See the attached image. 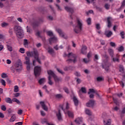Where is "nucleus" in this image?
I'll list each match as a JSON object with an SVG mask.
<instances>
[{"instance_id":"1","label":"nucleus","mask_w":125,"mask_h":125,"mask_svg":"<svg viewBox=\"0 0 125 125\" xmlns=\"http://www.w3.org/2000/svg\"><path fill=\"white\" fill-rule=\"evenodd\" d=\"M26 54L27 56H29V57H34L35 60L33 61V66H36V64H35L36 63V61H37L39 64H41V60L39 59V52H38V50H34V51L27 52Z\"/></svg>"},{"instance_id":"2","label":"nucleus","mask_w":125,"mask_h":125,"mask_svg":"<svg viewBox=\"0 0 125 125\" xmlns=\"http://www.w3.org/2000/svg\"><path fill=\"white\" fill-rule=\"evenodd\" d=\"M14 31L19 39H22V38L24 37V30H23V29L21 26L17 25H15Z\"/></svg>"},{"instance_id":"3","label":"nucleus","mask_w":125,"mask_h":125,"mask_svg":"<svg viewBox=\"0 0 125 125\" xmlns=\"http://www.w3.org/2000/svg\"><path fill=\"white\" fill-rule=\"evenodd\" d=\"M83 30V21L80 20H77V25L74 28V31L76 34L81 33Z\"/></svg>"},{"instance_id":"4","label":"nucleus","mask_w":125,"mask_h":125,"mask_svg":"<svg viewBox=\"0 0 125 125\" xmlns=\"http://www.w3.org/2000/svg\"><path fill=\"white\" fill-rule=\"evenodd\" d=\"M65 56H67L68 58H70L67 60L68 63H76L77 61V55L73 53H69L68 54H65Z\"/></svg>"},{"instance_id":"5","label":"nucleus","mask_w":125,"mask_h":125,"mask_svg":"<svg viewBox=\"0 0 125 125\" xmlns=\"http://www.w3.org/2000/svg\"><path fill=\"white\" fill-rule=\"evenodd\" d=\"M41 72H42V68L40 66H36L35 67L34 75L36 78L41 75Z\"/></svg>"},{"instance_id":"6","label":"nucleus","mask_w":125,"mask_h":125,"mask_svg":"<svg viewBox=\"0 0 125 125\" xmlns=\"http://www.w3.org/2000/svg\"><path fill=\"white\" fill-rule=\"evenodd\" d=\"M60 108H61L62 110H63L65 114H66L67 112H66V110H68V109H69V104L67 103L66 104H61L60 105Z\"/></svg>"},{"instance_id":"7","label":"nucleus","mask_w":125,"mask_h":125,"mask_svg":"<svg viewBox=\"0 0 125 125\" xmlns=\"http://www.w3.org/2000/svg\"><path fill=\"white\" fill-rule=\"evenodd\" d=\"M15 69L17 72L22 70V64L21 62H16L15 65Z\"/></svg>"},{"instance_id":"8","label":"nucleus","mask_w":125,"mask_h":125,"mask_svg":"<svg viewBox=\"0 0 125 125\" xmlns=\"http://www.w3.org/2000/svg\"><path fill=\"white\" fill-rule=\"evenodd\" d=\"M43 22V19H39L38 21H35L33 23V27H38L41 24V23H42Z\"/></svg>"},{"instance_id":"9","label":"nucleus","mask_w":125,"mask_h":125,"mask_svg":"<svg viewBox=\"0 0 125 125\" xmlns=\"http://www.w3.org/2000/svg\"><path fill=\"white\" fill-rule=\"evenodd\" d=\"M56 116L59 121H62V114H61V111L60 109H59L58 111L56 112Z\"/></svg>"},{"instance_id":"10","label":"nucleus","mask_w":125,"mask_h":125,"mask_svg":"<svg viewBox=\"0 0 125 125\" xmlns=\"http://www.w3.org/2000/svg\"><path fill=\"white\" fill-rule=\"evenodd\" d=\"M64 9L67 11V12H69L70 13H71V14H73L74 12V8L70 7L68 6H65L64 7Z\"/></svg>"},{"instance_id":"11","label":"nucleus","mask_w":125,"mask_h":125,"mask_svg":"<svg viewBox=\"0 0 125 125\" xmlns=\"http://www.w3.org/2000/svg\"><path fill=\"white\" fill-rule=\"evenodd\" d=\"M81 92H82V93H84V94L86 93V89L85 88V87H81V89L79 91V94L80 97H82V93Z\"/></svg>"},{"instance_id":"12","label":"nucleus","mask_w":125,"mask_h":125,"mask_svg":"<svg viewBox=\"0 0 125 125\" xmlns=\"http://www.w3.org/2000/svg\"><path fill=\"white\" fill-rule=\"evenodd\" d=\"M49 43H52L53 42H57V38L55 36H53L52 38L49 39Z\"/></svg>"},{"instance_id":"13","label":"nucleus","mask_w":125,"mask_h":125,"mask_svg":"<svg viewBox=\"0 0 125 125\" xmlns=\"http://www.w3.org/2000/svg\"><path fill=\"white\" fill-rule=\"evenodd\" d=\"M87 107H93L94 106V101L90 100L88 103L86 104Z\"/></svg>"},{"instance_id":"14","label":"nucleus","mask_w":125,"mask_h":125,"mask_svg":"<svg viewBox=\"0 0 125 125\" xmlns=\"http://www.w3.org/2000/svg\"><path fill=\"white\" fill-rule=\"evenodd\" d=\"M75 122L77 125H81V124H83V118H78L75 120Z\"/></svg>"},{"instance_id":"15","label":"nucleus","mask_w":125,"mask_h":125,"mask_svg":"<svg viewBox=\"0 0 125 125\" xmlns=\"http://www.w3.org/2000/svg\"><path fill=\"white\" fill-rule=\"evenodd\" d=\"M104 35L107 37V38H110L111 36L113 35V32H112V31H105Z\"/></svg>"},{"instance_id":"16","label":"nucleus","mask_w":125,"mask_h":125,"mask_svg":"<svg viewBox=\"0 0 125 125\" xmlns=\"http://www.w3.org/2000/svg\"><path fill=\"white\" fill-rule=\"evenodd\" d=\"M53 78L55 83H60V82H62V78L61 77H58L56 75Z\"/></svg>"},{"instance_id":"17","label":"nucleus","mask_w":125,"mask_h":125,"mask_svg":"<svg viewBox=\"0 0 125 125\" xmlns=\"http://www.w3.org/2000/svg\"><path fill=\"white\" fill-rule=\"evenodd\" d=\"M111 20H112V18L109 17L107 18L108 28H111V26L112 25V23H111Z\"/></svg>"},{"instance_id":"18","label":"nucleus","mask_w":125,"mask_h":125,"mask_svg":"<svg viewBox=\"0 0 125 125\" xmlns=\"http://www.w3.org/2000/svg\"><path fill=\"white\" fill-rule=\"evenodd\" d=\"M113 62H120V55L117 54L116 57L114 58V57L112 58Z\"/></svg>"},{"instance_id":"19","label":"nucleus","mask_w":125,"mask_h":125,"mask_svg":"<svg viewBox=\"0 0 125 125\" xmlns=\"http://www.w3.org/2000/svg\"><path fill=\"white\" fill-rule=\"evenodd\" d=\"M40 104L43 110L45 111H47L48 108L47 107H46V105H45V104H44V102H40Z\"/></svg>"},{"instance_id":"20","label":"nucleus","mask_w":125,"mask_h":125,"mask_svg":"<svg viewBox=\"0 0 125 125\" xmlns=\"http://www.w3.org/2000/svg\"><path fill=\"white\" fill-rule=\"evenodd\" d=\"M86 49H87V47L86 46H83L81 50V52L82 54H86Z\"/></svg>"},{"instance_id":"21","label":"nucleus","mask_w":125,"mask_h":125,"mask_svg":"<svg viewBox=\"0 0 125 125\" xmlns=\"http://www.w3.org/2000/svg\"><path fill=\"white\" fill-rule=\"evenodd\" d=\"M113 100L114 103L117 106H119V105H120V104H121V101H119V100H118V99H117V98H113Z\"/></svg>"},{"instance_id":"22","label":"nucleus","mask_w":125,"mask_h":125,"mask_svg":"<svg viewBox=\"0 0 125 125\" xmlns=\"http://www.w3.org/2000/svg\"><path fill=\"white\" fill-rule=\"evenodd\" d=\"M56 31L59 34L61 37H62V38H64V33H63V32H62V30L61 29H57Z\"/></svg>"},{"instance_id":"23","label":"nucleus","mask_w":125,"mask_h":125,"mask_svg":"<svg viewBox=\"0 0 125 125\" xmlns=\"http://www.w3.org/2000/svg\"><path fill=\"white\" fill-rule=\"evenodd\" d=\"M47 73H48V74L49 75V76H50V77L52 76V77L54 78L55 76H56L55 75V74H54V72H53V71H52V70H48Z\"/></svg>"},{"instance_id":"24","label":"nucleus","mask_w":125,"mask_h":125,"mask_svg":"<svg viewBox=\"0 0 125 125\" xmlns=\"http://www.w3.org/2000/svg\"><path fill=\"white\" fill-rule=\"evenodd\" d=\"M5 102H6V103H9V104H12L13 102H12V100H11V99L10 98H6L5 99Z\"/></svg>"},{"instance_id":"25","label":"nucleus","mask_w":125,"mask_h":125,"mask_svg":"<svg viewBox=\"0 0 125 125\" xmlns=\"http://www.w3.org/2000/svg\"><path fill=\"white\" fill-rule=\"evenodd\" d=\"M73 102H74V105H75V106L79 105V100H78V99L75 96L73 97Z\"/></svg>"},{"instance_id":"26","label":"nucleus","mask_w":125,"mask_h":125,"mask_svg":"<svg viewBox=\"0 0 125 125\" xmlns=\"http://www.w3.org/2000/svg\"><path fill=\"white\" fill-rule=\"evenodd\" d=\"M108 53L112 58L114 57V50L112 49H108Z\"/></svg>"},{"instance_id":"27","label":"nucleus","mask_w":125,"mask_h":125,"mask_svg":"<svg viewBox=\"0 0 125 125\" xmlns=\"http://www.w3.org/2000/svg\"><path fill=\"white\" fill-rule=\"evenodd\" d=\"M48 52L49 54H53L54 53V51L53 49L50 47H48Z\"/></svg>"},{"instance_id":"28","label":"nucleus","mask_w":125,"mask_h":125,"mask_svg":"<svg viewBox=\"0 0 125 125\" xmlns=\"http://www.w3.org/2000/svg\"><path fill=\"white\" fill-rule=\"evenodd\" d=\"M48 83L49 84V85H52L53 84V82L52 81H51V76H48Z\"/></svg>"},{"instance_id":"29","label":"nucleus","mask_w":125,"mask_h":125,"mask_svg":"<svg viewBox=\"0 0 125 125\" xmlns=\"http://www.w3.org/2000/svg\"><path fill=\"white\" fill-rule=\"evenodd\" d=\"M12 102H16V103H17V104H21V102H20V101H19V100L15 98L12 99Z\"/></svg>"},{"instance_id":"30","label":"nucleus","mask_w":125,"mask_h":125,"mask_svg":"<svg viewBox=\"0 0 125 125\" xmlns=\"http://www.w3.org/2000/svg\"><path fill=\"white\" fill-rule=\"evenodd\" d=\"M15 120H16V116L15 115H13L11 117V119H10V122L11 123H13V122L15 121Z\"/></svg>"},{"instance_id":"31","label":"nucleus","mask_w":125,"mask_h":125,"mask_svg":"<svg viewBox=\"0 0 125 125\" xmlns=\"http://www.w3.org/2000/svg\"><path fill=\"white\" fill-rule=\"evenodd\" d=\"M67 115L69 117V118H74V114L72 112L68 111L67 112Z\"/></svg>"},{"instance_id":"32","label":"nucleus","mask_w":125,"mask_h":125,"mask_svg":"<svg viewBox=\"0 0 125 125\" xmlns=\"http://www.w3.org/2000/svg\"><path fill=\"white\" fill-rule=\"evenodd\" d=\"M104 125H111V120L109 119L106 122L105 120H104Z\"/></svg>"},{"instance_id":"33","label":"nucleus","mask_w":125,"mask_h":125,"mask_svg":"<svg viewBox=\"0 0 125 125\" xmlns=\"http://www.w3.org/2000/svg\"><path fill=\"white\" fill-rule=\"evenodd\" d=\"M73 66H66L64 67V71H69V70H71V71L73 70Z\"/></svg>"},{"instance_id":"34","label":"nucleus","mask_w":125,"mask_h":125,"mask_svg":"<svg viewBox=\"0 0 125 125\" xmlns=\"http://www.w3.org/2000/svg\"><path fill=\"white\" fill-rule=\"evenodd\" d=\"M85 113L86 114V115H88V116H91V115H92V113L88 109H85Z\"/></svg>"},{"instance_id":"35","label":"nucleus","mask_w":125,"mask_h":125,"mask_svg":"<svg viewBox=\"0 0 125 125\" xmlns=\"http://www.w3.org/2000/svg\"><path fill=\"white\" fill-rule=\"evenodd\" d=\"M44 82H45V79L42 78L39 80V83H40V84H42V83H44Z\"/></svg>"},{"instance_id":"36","label":"nucleus","mask_w":125,"mask_h":125,"mask_svg":"<svg viewBox=\"0 0 125 125\" xmlns=\"http://www.w3.org/2000/svg\"><path fill=\"white\" fill-rule=\"evenodd\" d=\"M124 66L123 65H120L119 66V71L120 72H121V73H124Z\"/></svg>"},{"instance_id":"37","label":"nucleus","mask_w":125,"mask_h":125,"mask_svg":"<svg viewBox=\"0 0 125 125\" xmlns=\"http://www.w3.org/2000/svg\"><path fill=\"white\" fill-rule=\"evenodd\" d=\"M26 62H25V64L26 65H29L30 64V59H29V58L28 57H26L25 58Z\"/></svg>"},{"instance_id":"38","label":"nucleus","mask_w":125,"mask_h":125,"mask_svg":"<svg viewBox=\"0 0 125 125\" xmlns=\"http://www.w3.org/2000/svg\"><path fill=\"white\" fill-rule=\"evenodd\" d=\"M0 83H1L2 85H3V86H5V85H6V84L5 83V81H4V80L3 79H0Z\"/></svg>"},{"instance_id":"39","label":"nucleus","mask_w":125,"mask_h":125,"mask_svg":"<svg viewBox=\"0 0 125 125\" xmlns=\"http://www.w3.org/2000/svg\"><path fill=\"white\" fill-rule=\"evenodd\" d=\"M47 34L49 37H53V32H52L51 31H48L47 32Z\"/></svg>"},{"instance_id":"40","label":"nucleus","mask_w":125,"mask_h":125,"mask_svg":"<svg viewBox=\"0 0 125 125\" xmlns=\"http://www.w3.org/2000/svg\"><path fill=\"white\" fill-rule=\"evenodd\" d=\"M124 50H125V48L123 46H121L118 48V51H119V52H122V51H124Z\"/></svg>"},{"instance_id":"41","label":"nucleus","mask_w":125,"mask_h":125,"mask_svg":"<svg viewBox=\"0 0 125 125\" xmlns=\"http://www.w3.org/2000/svg\"><path fill=\"white\" fill-rule=\"evenodd\" d=\"M1 27H2V28H4V27H7V26H8V23H6V22H3L1 23Z\"/></svg>"},{"instance_id":"42","label":"nucleus","mask_w":125,"mask_h":125,"mask_svg":"<svg viewBox=\"0 0 125 125\" xmlns=\"http://www.w3.org/2000/svg\"><path fill=\"white\" fill-rule=\"evenodd\" d=\"M14 92H18L19 91V87H18V86L16 85L14 86Z\"/></svg>"},{"instance_id":"43","label":"nucleus","mask_w":125,"mask_h":125,"mask_svg":"<svg viewBox=\"0 0 125 125\" xmlns=\"http://www.w3.org/2000/svg\"><path fill=\"white\" fill-rule=\"evenodd\" d=\"M125 31H121L120 32V36L122 39H125Z\"/></svg>"},{"instance_id":"44","label":"nucleus","mask_w":125,"mask_h":125,"mask_svg":"<svg viewBox=\"0 0 125 125\" xmlns=\"http://www.w3.org/2000/svg\"><path fill=\"white\" fill-rule=\"evenodd\" d=\"M104 8H105V9H106V10H108V9H109L110 8V4L108 3L105 4Z\"/></svg>"},{"instance_id":"45","label":"nucleus","mask_w":125,"mask_h":125,"mask_svg":"<svg viewBox=\"0 0 125 125\" xmlns=\"http://www.w3.org/2000/svg\"><path fill=\"white\" fill-rule=\"evenodd\" d=\"M41 123L42 124H45V123H47V119L44 118L43 119L41 120Z\"/></svg>"},{"instance_id":"46","label":"nucleus","mask_w":125,"mask_h":125,"mask_svg":"<svg viewBox=\"0 0 125 125\" xmlns=\"http://www.w3.org/2000/svg\"><path fill=\"white\" fill-rule=\"evenodd\" d=\"M91 93H95V90L93 89H89V91L88 92L89 94H90Z\"/></svg>"},{"instance_id":"47","label":"nucleus","mask_w":125,"mask_h":125,"mask_svg":"<svg viewBox=\"0 0 125 125\" xmlns=\"http://www.w3.org/2000/svg\"><path fill=\"white\" fill-rule=\"evenodd\" d=\"M103 78L101 77H98L97 78V82H102L103 81Z\"/></svg>"},{"instance_id":"48","label":"nucleus","mask_w":125,"mask_h":125,"mask_svg":"<svg viewBox=\"0 0 125 125\" xmlns=\"http://www.w3.org/2000/svg\"><path fill=\"white\" fill-rule=\"evenodd\" d=\"M1 110H2V111H6V107H5V105H1Z\"/></svg>"},{"instance_id":"49","label":"nucleus","mask_w":125,"mask_h":125,"mask_svg":"<svg viewBox=\"0 0 125 125\" xmlns=\"http://www.w3.org/2000/svg\"><path fill=\"white\" fill-rule=\"evenodd\" d=\"M103 68L104 69H105V71H109V65H108L106 67L105 65H104L103 64Z\"/></svg>"},{"instance_id":"50","label":"nucleus","mask_w":125,"mask_h":125,"mask_svg":"<svg viewBox=\"0 0 125 125\" xmlns=\"http://www.w3.org/2000/svg\"><path fill=\"white\" fill-rule=\"evenodd\" d=\"M19 51L21 53H25V49H24V48H21Z\"/></svg>"},{"instance_id":"51","label":"nucleus","mask_w":125,"mask_h":125,"mask_svg":"<svg viewBox=\"0 0 125 125\" xmlns=\"http://www.w3.org/2000/svg\"><path fill=\"white\" fill-rule=\"evenodd\" d=\"M7 47L9 51H10V52L12 51V47H11V46H10L9 45H7Z\"/></svg>"},{"instance_id":"52","label":"nucleus","mask_w":125,"mask_h":125,"mask_svg":"<svg viewBox=\"0 0 125 125\" xmlns=\"http://www.w3.org/2000/svg\"><path fill=\"white\" fill-rule=\"evenodd\" d=\"M55 96L56 98H58L59 99H60V98H62V95L60 94H57Z\"/></svg>"},{"instance_id":"53","label":"nucleus","mask_w":125,"mask_h":125,"mask_svg":"<svg viewBox=\"0 0 125 125\" xmlns=\"http://www.w3.org/2000/svg\"><path fill=\"white\" fill-rule=\"evenodd\" d=\"M87 23L88 25H90V24H91V19H90V18H88L87 20Z\"/></svg>"},{"instance_id":"54","label":"nucleus","mask_w":125,"mask_h":125,"mask_svg":"<svg viewBox=\"0 0 125 125\" xmlns=\"http://www.w3.org/2000/svg\"><path fill=\"white\" fill-rule=\"evenodd\" d=\"M57 70L58 72H59V73H60V74H61L62 75H63L64 74V72H63V71H62L61 69H60L59 68H57Z\"/></svg>"},{"instance_id":"55","label":"nucleus","mask_w":125,"mask_h":125,"mask_svg":"<svg viewBox=\"0 0 125 125\" xmlns=\"http://www.w3.org/2000/svg\"><path fill=\"white\" fill-rule=\"evenodd\" d=\"M96 28L97 30H100L101 27H100V24L98 23L96 25Z\"/></svg>"},{"instance_id":"56","label":"nucleus","mask_w":125,"mask_h":125,"mask_svg":"<svg viewBox=\"0 0 125 125\" xmlns=\"http://www.w3.org/2000/svg\"><path fill=\"white\" fill-rule=\"evenodd\" d=\"M7 75L6 74L3 73L1 74V78H2L3 79H5V78H6Z\"/></svg>"},{"instance_id":"57","label":"nucleus","mask_w":125,"mask_h":125,"mask_svg":"<svg viewBox=\"0 0 125 125\" xmlns=\"http://www.w3.org/2000/svg\"><path fill=\"white\" fill-rule=\"evenodd\" d=\"M83 62L85 63L86 64L89 62V60H87V59H83Z\"/></svg>"},{"instance_id":"58","label":"nucleus","mask_w":125,"mask_h":125,"mask_svg":"<svg viewBox=\"0 0 125 125\" xmlns=\"http://www.w3.org/2000/svg\"><path fill=\"white\" fill-rule=\"evenodd\" d=\"M14 97H19V96H20V93H16L14 94Z\"/></svg>"},{"instance_id":"59","label":"nucleus","mask_w":125,"mask_h":125,"mask_svg":"<svg viewBox=\"0 0 125 125\" xmlns=\"http://www.w3.org/2000/svg\"><path fill=\"white\" fill-rule=\"evenodd\" d=\"M23 42L24 45H28V40L27 39H24Z\"/></svg>"},{"instance_id":"60","label":"nucleus","mask_w":125,"mask_h":125,"mask_svg":"<svg viewBox=\"0 0 125 125\" xmlns=\"http://www.w3.org/2000/svg\"><path fill=\"white\" fill-rule=\"evenodd\" d=\"M22 113H23V110L22 109H20L18 111V115H22Z\"/></svg>"},{"instance_id":"61","label":"nucleus","mask_w":125,"mask_h":125,"mask_svg":"<svg viewBox=\"0 0 125 125\" xmlns=\"http://www.w3.org/2000/svg\"><path fill=\"white\" fill-rule=\"evenodd\" d=\"M110 45H111V46H112L113 47L116 46V43H115V42H110Z\"/></svg>"},{"instance_id":"62","label":"nucleus","mask_w":125,"mask_h":125,"mask_svg":"<svg viewBox=\"0 0 125 125\" xmlns=\"http://www.w3.org/2000/svg\"><path fill=\"white\" fill-rule=\"evenodd\" d=\"M75 75L76 77H80L81 76V74L78 71L75 72Z\"/></svg>"},{"instance_id":"63","label":"nucleus","mask_w":125,"mask_h":125,"mask_svg":"<svg viewBox=\"0 0 125 125\" xmlns=\"http://www.w3.org/2000/svg\"><path fill=\"white\" fill-rule=\"evenodd\" d=\"M89 13H93V11L92 10H90L88 12H86V14H87V15H88V14H89Z\"/></svg>"},{"instance_id":"64","label":"nucleus","mask_w":125,"mask_h":125,"mask_svg":"<svg viewBox=\"0 0 125 125\" xmlns=\"http://www.w3.org/2000/svg\"><path fill=\"white\" fill-rule=\"evenodd\" d=\"M23 123L22 122H18L15 124V125H22Z\"/></svg>"}]
</instances>
